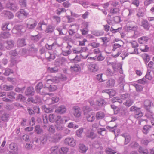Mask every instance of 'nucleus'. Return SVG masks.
I'll list each match as a JSON object with an SVG mask.
<instances>
[{
  "instance_id": "obj_1",
  "label": "nucleus",
  "mask_w": 154,
  "mask_h": 154,
  "mask_svg": "<svg viewBox=\"0 0 154 154\" xmlns=\"http://www.w3.org/2000/svg\"><path fill=\"white\" fill-rule=\"evenodd\" d=\"M26 26L27 28L30 29H34L37 23L36 21L32 19H29L26 20Z\"/></svg>"
},
{
  "instance_id": "obj_2",
  "label": "nucleus",
  "mask_w": 154,
  "mask_h": 154,
  "mask_svg": "<svg viewBox=\"0 0 154 154\" xmlns=\"http://www.w3.org/2000/svg\"><path fill=\"white\" fill-rule=\"evenodd\" d=\"M62 138V136L60 133H57L54 134L51 138V142L54 143L59 142Z\"/></svg>"
},
{
  "instance_id": "obj_3",
  "label": "nucleus",
  "mask_w": 154,
  "mask_h": 154,
  "mask_svg": "<svg viewBox=\"0 0 154 154\" xmlns=\"http://www.w3.org/2000/svg\"><path fill=\"white\" fill-rule=\"evenodd\" d=\"M6 7L10 10L15 11L19 9L18 5L15 3L9 2L7 3Z\"/></svg>"
},
{
  "instance_id": "obj_4",
  "label": "nucleus",
  "mask_w": 154,
  "mask_h": 154,
  "mask_svg": "<svg viewBox=\"0 0 154 154\" xmlns=\"http://www.w3.org/2000/svg\"><path fill=\"white\" fill-rule=\"evenodd\" d=\"M64 143L66 145L71 146H74L76 144L75 141L72 137L66 138L64 140Z\"/></svg>"
},
{
  "instance_id": "obj_5",
  "label": "nucleus",
  "mask_w": 154,
  "mask_h": 154,
  "mask_svg": "<svg viewBox=\"0 0 154 154\" xmlns=\"http://www.w3.org/2000/svg\"><path fill=\"white\" fill-rule=\"evenodd\" d=\"M14 42L12 40H7L4 43V46L7 49H10L12 48L14 45Z\"/></svg>"
},
{
  "instance_id": "obj_6",
  "label": "nucleus",
  "mask_w": 154,
  "mask_h": 154,
  "mask_svg": "<svg viewBox=\"0 0 154 154\" xmlns=\"http://www.w3.org/2000/svg\"><path fill=\"white\" fill-rule=\"evenodd\" d=\"M72 112L75 117H79L81 115V111L80 108L77 106H74L73 107Z\"/></svg>"
},
{
  "instance_id": "obj_7",
  "label": "nucleus",
  "mask_w": 154,
  "mask_h": 154,
  "mask_svg": "<svg viewBox=\"0 0 154 154\" xmlns=\"http://www.w3.org/2000/svg\"><path fill=\"white\" fill-rule=\"evenodd\" d=\"M88 69L91 72H96L98 70V66L97 64L90 63L88 66Z\"/></svg>"
},
{
  "instance_id": "obj_8",
  "label": "nucleus",
  "mask_w": 154,
  "mask_h": 154,
  "mask_svg": "<svg viewBox=\"0 0 154 154\" xmlns=\"http://www.w3.org/2000/svg\"><path fill=\"white\" fill-rule=\"evenodd\" d=\"M35 91L32 87H28L25 92V94L26 96H32L34 94Z\"/></svg>"
},
{
  "instance_id": "obj_9",
  "label": "nucleus",
  "mask_w": 154,
  "mask_h": 154,
  "mask_svg": "<svg viewBox=\"0 0 154 154\" xmlns=\"http://www.w3.org/2000/svg\"><path fill=\"white\" fill-rule=\"evenodd\" d=\"M66 110V109L64 105H61L59 106L55 111V112L57 113L63 114L65 113Z\"/></svg>"
},
{
  "instance_id": "obj_10",
  "label": "nucleus",
  "mask_w": 154,
  "mask_h": 154,
  "mask_svg": "<svg viewBox=\"0 0 154 154\" xmlns=\"http://www.w3.org/2000/svg\"><path fill=\"white\" fill-rule=\"evenodd\" d=\"M71 47L72 46L68 43L66 47V49H64L62 51L63 55L65 56H67L70 54L72 52V51L70 49Z\"/></svg>"
},
{
  "instance_id": "obj_11",
  "label": "nucleus",
  "mask_w": 154,
  "mask_h": 154,
  "mask_svg": "<svg viewBox=\"0 0 154 154\" xmlns=\"http://www.w3.org/2000/svg\"><path fill=\"white\" fill-rule=\"evenodd\" d=\"M68 120L69 119L66 117L61 118L60 116H57L56 123H59V124H63L66 123Z\"/></svg>"
},
{
  "instance_id": "obj_12",
  "label": "nucleus",
  "mask_w": 154,
  "mask_h": 154,
  "mask_svg": "<svg viewBox=\"0 0 154 154\" xmlns=\"http://www.w3.org/2000/svg\"><path fill=\"white\" fill-rule=\"evenodd\" d=\"M87 121L89 122H92L94 121L95 119L94 114L93 112L86 114L85 115Z\"/></svg>"
},
{
  "instance_id": "obj_13",
  "label": "nucleus",
  "mask_w": 154,
  "mask_h": 154,
  "mask_svg": "<svg viewBox=\"0 0 154 154\" xmlns=\"http://www.w3.org/2000/svg\"><path fill=\"white\" fill-rule=\"evenodd\" d=\"M103 94V95L104 96L105 99H108L111 97L112 95L111 94V92L110 90L105 89L102 91Z\"/></svg>"
},
{
  "instance_id": "obj_14",
  "label": "nucleus",
  "mask_w": 154,
  "mask_h": 154,
  "mask_svg": "<svg viewBox=\"0 0 154 154\" xmlns=\"http://www.w3.org/2000/svg\"><path fill=\"white\" fill-rule=\"evenodd\" d=\"M141 26L143 27L144 29L147 30L149 29L150 27L149 25L148 21L144 19L142 20Z\"/></svg>"
},
{
  "instance_id": "obj_15",
  "label": "nucleus",
  "mask_w": 154,
  "mask_h": 154,
  "mask_svg": "<svg viewBox=\"0 0 154 154\" xmlns=\"http://www.w3.org/2000/svg\"><path fill=\"white\" fill-rule=\"evenodd\" d=\"M121 136L125 138V145L128 144L131 140V137L130 135L127 133H124L121 135Z\"/></svg>"
},
{
  "instance_id": "obj_16",
  "label": "nucleus",
  "mask_w": 154,
  "mask_h": 154,
  "mask_svg": "<svg viewBox=\"0 0 154 154\" xmlns=\"http://www.w3.org/2000/svg\"><path fill=\"white\" fill-rule=\"evenodd\" d=\"M85 135L87 137L92 139H94L97 137V134L94 133L93 131H88Z\"/></svg>"
},
{
  "instance_id": "obj_17",
  "label": "nucleus",
  "mask_w": 154,
  "mask_h": 154,
  "mask_svg": "<svg viewBox=\"0 0 154 154\" xmlns=\"http://www.w3.org/2000/svg\"><path fill=\"white\" fill-rule=\"evenodd\" d=\"M48 90V85L45 84L44 87L42 88V90L40 91V92L39 93L43 95H49L51 94L48 93L47 91Z\"/></svg>"
},
{
  "instance_id": "obj_18",
  "label": "nucleus",
  "mask_w": 154,
  "mask_h": 154,
  "mask_svg": "<svg viewBox=\"0 0 154 154\" xmlns=\"http://www.w3.org/2000/svg\"><path fill=\"white\" fill-rule=\"evenodd\" d=\"M2 13L5 17H7L9 19L13 18L14 17L13 14L9 11H4Z\"/></svg>"
},
{
  "instance_id": "obj_19",
  "label": "nucleus",
  "mask_w": 154,
  "mask_h": 154,
  "mask_svg": "<svg viewBox=\"0 0 154 154\" xmlns=\"http://www.w3.org/2000/svg\"><path fill=\"white\" fill-rule=\"evenodd\" d=\"M105 116V114L101 111H99L96 113L95 117L97 120H99L103 119Z\"/></svg>"
},
{
  "instance_id": "obj_20",
  "label": "nucleus",
  "mask_w": 154,
  "mask_h": 154,
  "mask_svg": "<svg viewBox=\"0 0 154 154\" xmlns=\"http://www.w3.org/2000/svg\"><path fill=\"white\" fill-rule=\"evenodd\" d=\"M57 119V116L54 114H51L49 115V120L51 123L56 122Z\"/></svg>"
},
{
  "instance_id": "obj_21",
  "label": "nucleus",
  "mask_w": 154,
  "mask_h": 154,
  "mask_svg": "<svg viewBox=\"0 0 154 154\" xmlns=\"http://www.w3.org/2000/svg\"><path fill=\"white\" fill-rule=\"evenodd\" d=\"M135 114L134 116L135 118L141 117L143 116V113L140 110V108H138L135 112Z\"/></svg>"
},
{
  "instance_id": "obj_22",
  "label": "nucleus",
  "mask_w": 154,
  "mask_h": 154,
  "mask_svg": "<svg viewBox=\"0 0 154 154\" xmlns=\"http://www.w3.org/2000/svg\"><path fill=\"white\" fill-rule=\"evenodd\" d=\"M26 45L25 40L24 39H19L17 42V45L18 47H21Z\"/></svg>"
},
{
  "instance_id": "obj_23",
  "label": "nucleus",
  "mask_w": 154,
  "mask_h": 154,
  "mask_svg": "<svg viewBox=\"0 0 154 154\" xmlns=\"http://www.w3.org/2000/svg\"><path fill=\"white\" fill-rule=\"evenodd\" d=\"M15 93L13 91H10L7 93V96L12 101L15 99Z\"/></svg>"
},
{
  "instance_id": "obj_24",
  "label": "nucleus",
  "mask_w": 154,
  "mask_h": 154,
  "mask_svg": "<svg viewBox=\"0 0 154 154\" xmlns=\"http://www.w3.org/2000/svg\"><path fill=\"white\" fill-rule=\"evenodd\" d=\"M55 28L52 25H49L47 26L45 32L48 33H51L53 32Z\"/></svg>"
},
{
  "instance_id": "obj_25",
  "label": "nucleus",
  "mask_w": 154,
  "mask_h": 154,
  "mask_svg": "<svg viewBox=\"0 0 154 154\" xmlns=\"http://www.w3.org/2000/svg\"><path fill=\"white\" fill-rule=\"evenodd\" d=\"M118 82L120 85V88L121 90H123L122 89H123L124 86L125 84V81L124 80V77L123 76H120Z\"/></svg>"
},
{
  "instance_id": "obj_26",
  "label": "nucleus",
  "mask_w": 154,
  "mask_h": 154,
  "mask_svg": "<svg viewBox=\"0 0 154 154\" xmlns=\"http://www.w3.org/2000/svg\"><path fill=\"white\" fill-rule=\"evenodd\" d=\"M149 38L146 36H143L139 38L138 41L140 44H144L147 42L149 40Z\"/></svg>"
},
{
  "instance_id": "obj_27",
  "label": "nucleus",
  "mask_w": 154,
  "mask_h": 154,
  "mask_svg": "<svg viewBox=\"0 0 154 154\" xmlns=\"http://www.w3.org/2000/svg\"><path fill=\"white\" fill-rule=\"evenodd\" d=\"M70 69L72 72H77L80 70L79 66L77 64H74L73 66H71Z\"/></svg>"
},
{
  "instance_id": "obj_28",
  "label": "nucleus",
  "mask_w": 154,
  "mask_h": 154,
  "mask_svg": "<svg viewBox=\"0 0 154 154\" xmlns=\"http://www.w3.org/2000/svg\"><path fill=\"white\" fill-rule=\"evenodd\" d=\"M27 0H18L19 5L22 8H26L27 6Z\"/></svg>"
},
{
  "instance_id": "obj_29",
  "label": "nucleus",
  "mask_w": 154,
  "mask_h": 154,
  "mask_svg": "<svg viewBox=\"0 0 154 154\" xmlns=\"http://www.w3.org/2000/svg\"><path fill=\"white\" fill-rule=\"evenodd\" d=\"M80 152H85L88 149V148L84 144H80L79 145Z\"/></svg>"
},
{
  "instance_id": "obj_30",
  "label": "nucleus",
  "mask_w": 154,
  "mask_h": 154,
  "mask_svg": "<svg viewBox=\"0 0 154 154\" xmlns=\"http://www.w3.org/2000/svg\"><path fill=\"white\" fill-rule=\"evenodd\" d=\"M43 85L42 82L38 83L35 86V90L37 93H39L40 92L42 88Z\"/></svg>"
},
{
  "instance_id": "obj_31",
  "label": "nucleus",
  "mask_w": 154,
  "mask_h": 154,
  "mask_svg": "<svg viewBox=\"0 0 154 154\" xmlns=\"http://www.w3.org/2000/svg\"><path fill=\"white\" fill-rule=\"evenodd\" d=\"M10 149L17 151V146L16 143H12L9 146Z\"/></svg>"
},
{
  "instance_id": "obj_32",
  "label": "nucleus",
  "mask_w": 154,
  "mask_h": 154,
  "mask_svg": "<svg viewBox=\"0 0 154 154\" xmlns=\"http://www.w3.org/2000/svg\"><path fill=\"white\" fill-rule=\"evenodd\" d=\"M152 127L148 125H145L143 130V132L145 134H147L149 131L150 130Z\"/></svg>"
},
{
  "instance_id": "obj_33",
  "label": "nucleus",
  "mask_w": 154,
  "mask_h": 154,
  "mask_svg": "<svg viewBox=\"0 0 154 154\" xmlns=\"http://www.w3.org/2000/svg\"><path fill=\"white\" fill-rule=\"evenodd\" d=\"M29 50L30 52L35 53L37 51L38 49L33 44H32L29 46Z\"/></svg>"
},
{
  "instance_id": "obj_34",
  "label": "nucleus",
  "mask_w": 154,
  "mask_h": 154,
  "mask_svg": "<svg viewBox=\"0 0 154 154\" xmlns=\"http://www.w3.org/2000/svg\"><path fill=\"white\" fill-rule=\"evenodd\" d=\"M9 25V23L8 22L3 23L2 27V29L4 31L6 30H10L11 29L8 26Z\"/></svg>"
},
{
  "instance_id": "obj_35",
  "label": "nucleus",
  "mask_w": 154,
  "mask_h": 154,
  "mask_svg": "<svg viewBox=\"0 0 154 154\" xmlns=\"http://www.w3.org/2000/svg\"><path fill=\"white\" fill-rule=\"evenodd\" d=\"M57 43L56 42H54L51 45H49L48 44H46L45 45V46L47 49L50 50H51L53 48L55 47L57 45Z\"/></svg>"
},
{
  "instance_id": "obj_36",
  "label": "nucleus",
  "mask_w": 154,
  "mask_h": 154,
  "mask_svg": "<svg viewBox=\"0 0 154 154\" xmlns=\"http://www.w3.org/2000/svg\"><path fill=\"white\" fill-rule=\"evenodd\" d=\"M144 105L145 107H150L153 106V103L152 102L148 100H145L144 103Z\"/></svg>"
},
{
  "instance_id": "obj_37",
  "label": "nucleus",
  "mask_w": 154,
  "mask_h": 154,
  "mask_svg": "<svg viewBox=\"0 0 154 154\" xmlns=\"http://www.w3.org/2000/svg\"><path fill=\"white\" fill-rule=\"evenodd\" d=\"M42 108L44 110L45 112L47 113H51L53 112V109L50 108H47L45 105L42 106Z\"/></svg>"
},
{
  "instance_id": "obj_38",
  "label": "nucleus",
  "mask_w": 154,
  "mask_h": 154,
  "mask_svg": "<svg viewBox=\"0 0 154 154\" xmlns=\"http://www.w3.org/2000/svg\"><path fill=\"white\" fill-rule=\"evenodd\" d=\"M119 9L118 8H112L110 10V13L112 14H117L119 11Z\"/></svg>"
},
{
  "instance_id": "obj_39",
  "label": "nucleus",
  "mask_w": 154,
  "mask_h": 154,
  "mask_svg": "<svg viewBox=\"0 0 154 154\" xmlns=\"http://www.w3.org/2000/svg\"><path fill=\"white\" fill-rule=\"evenodd\" d=\"M47 139V137L46 135H42L41 137L40 140V144L43 145L46 143Z\"/></svg>"
},
{
  "instance_id": "obj_40",
  "label": "nucleus",
  "mask_w": 154,
  "mask_h": 154,
  "mask_svg": "<svg viewBox=\"0 0 154 154\" xmlns=\"http://www.w3.org/2000/svg\"><path fill=\"white\" fill-rule=\"evenodd\" d=\"M134 101L132 99H130L127 100L126 102L124 103V104L128 107L131 106L134 103Z\"/></svg>"
},
{
  "instance_id": "obj_41",
  "label": "nucleus",
  "mask_w": 154,
  "mask_h": 154,
  "mask_svg": "<svg viewBox=\"0 0 154 154\" xmlns=\"http://www.w3.org/2000/svg\"><path fill=\"white\" fill-rule=\"evenodd\" d=\"M68 151V149L66 147H62L60 150V154H66Z\"/></svg>"
},
{
  "instance_id": "obj_42",
  "label": "nucleus",
  "mask_w": 154,
  "mask_h": 154,
  "mask_svg": "<svg viewBox=\"0 0 154 154\" xmlns=\"http://www.w3.org/2000/svg\"><path fill=\"white\" fill-rule=\"evenodd\" d=\"M129 145L131 148L135 149L138 146L139 144L137 142L134 141L131 142Z\"/></svg>"
},
{
  "instance_id": "obj_43",
  "label": "nucleus",
  "mask_w": 154,
  "mask_h": 154,
  "mask_svg": "<svg viewBox=\"0 0 154 154\" xmlns=\"http://www.w3.org/2000/svg\"><path fill=\"white\" fill-rule=\"evenodd\" d=\"M3 89L6 91H11L13 89V86L12 85H5L3 86Z\"/></svg>"
},
{
  "instance_id": "obj_44",
  "label": "nucleus",
  "mask_w": 154,
  "mask_h": 154,
  "mask_svg": "<svg viewBox=\"0 0 154 154\" xmlns=\"http://www.w3.org/2000/svg\"><path fill=\"white\" fill-rule=\"evenodd\" d=\"M35 131L38 134H40L43 132L41 128L39 125H37L35 126Z\"/></svg>"
},
{
  "instance_id": "obj_45",
  "label": "nucleus",
  "mask_w": 154,
  "mask_h": 154,
  "mask_svg": "<svg viewBox=\"0 0 154 154\" xmlns=\"http://www.w3.org/2000/svg\"><path fill=\"white\" fill-rule=\"evenodd\" d=\"M58 148V147L57 146H55L51 147L50 149L51 153L52 154H57Z\"/></svg>"
},
{
  "instance_id": "obj_46",
  "label": "nucleus",
  "mask_w": 154,
  "mask_h": 154,
  "mask_svg": "<svg viewBox=\"0 0 154 154\" xmlns=\"http://www.w3.org/2000/svg\"><path fill=\"white\" fill-rule=\"evenodd\" d=\"M9 117V115L8 114L4 113L2 115L1 118L2 121H6L8 120Z\"/></svg>"
},
{
  "instance_id": "obj_47",
  "label": "nucleus",
  "mask_w": 154,
  "mask_h": 154,
  "mask_svg": "<svg viewBox=\"0 0 154 154\" xmlns=\"http://www.w3.org/2000/svg\"><path fill=\"white\" fill-rule=\"evenodd\" d=\"M83 110L85 115L88 114L87 113L88 112L91 111L92 109L89 106H85L83 107Z\"/></svg>"
},
{
  "instance_id": "obj_48",
  "label": "nucleus",
  "mask_w": 154,
  "mask_h": 154,
  "mask_svg": "<svg viewBox=\"0 0 154 154\" xmlns=\"http://www.w3.org/2000/svg\"><path fill=\"white\" fill-rule=\"evenodd\" d=\"M68 127L69 128L76 129L79 127V126L73 122H70L68 124Z\"/></svg>"
},
{
  "instance_id": "obj_49",
  "label": "nucleus",
  "mask_w": 154,
  "mask_h": 154,
  "mask_svg": "<svg viewBox=\"0 0 154 154\" xmlns=\"http://www.w3.org/2000/svg\"><path fill=\"white\" fill-rule=\"evenodd\" d=\"M25 88L26 87L25 86L21 88L17 87L15 89V91L17 92L23 93Z\"/></svg>"
},
{
  "instance_id": "obj_50",
  "label": "nucleus",
  "mask_w": 154,
  "mask_h": 154,
  "mask_svg": "<svg viewBox=\"0 0 154 154\" xmlns=\"http://www.w3.org/2000/svg\"><path fill=\"white\" fill-rule=\"evenodd\" d=\"M138 152L140 153H143V154H148L147 150L144 149L142 147L140 146L138 150Z\"/></svg>"
},
{
  "instance_id": "obj_51",
  "label": "nucleus",
  "mask_w": 154,
  "mask_h": 154,
  "mask_svg": "<svg viewBox=\"0 0 154 154\" xmlns=\"http://www.w3.org/2000/svg\"><path fill=\"white\" fill-rule=\"evenodd\" d=\"M48 91H53L56 90L57 88L56 86L51 85H50L49 86H48Z\"/></svg>"
},
{
  "instance_id": "obj_52",
  "label": "nucleus",
  "mask_w": 154,
  "mask_h": 154,
  "mask_svg": "<svg viewBox=\"0 0 154 154\" xmlns=\"http://www.w3.org/2000/svg\"><path fill=\"white\" fill-rule=\"evenodd\" d=\"M1 36L3 38H9L10 36V34L9 32H5L2 33Z\"/></svg>"
},
{
  "instance_id": "obj_53",
  "label": "nucleus",
  "mask_w": 154,
  "mask_h": 154,
  "mask_svg": "<svg viewBox=\"0 0 154 154\" xmlns=\"http://www.w3.org/2000/svg\"><path fill=\"white\" fill-rule=\"evenodd\" d=\"M48 70L51 73H56L58 71V69L57 67H55L54 68L49 67Z\"/></svg>"
},
{
  "instance_id": "obj_54",
  "label": "nucleus",
  "mask_w": 154,
  "mask_h": 154,
  "mask_svg": "<svg viewBox=\"0 0 154 154\" xmlns=\"http://www.w3.org/2000/svg\"><path fill=\"white\" fill-rule=\"evenodd\" d=\"M96 104L99 106H100L105 105L106 104V103L104 101V100H99L97 101Z\"/></svg>"
},
{
  "instance_id": "obj_55",
  "label": "nucleus",
  "mask_w": 154,
  "mask_h": 154,
  "mask_svg": "<svg viewBox=\"0 0 154 154\" xmlns=\"http://www.w3.org/2000/svg\"><path fill=\"white\" fill-rule=\"evenodd\" d=\"M45 80L48 81V82L51 80L52 82H56V79L55 77H52L50 75H48L45 78Z\"/></svg>"
},
{
  "instance_id": "obj_56",
  "label": "nucleus",
  "mask_w": 154,
  "mask_h": 154,
  "mask_svg": "<svg viewBox=\"0 0 154 154\" xmlns=\"http://www.w3.org/2000/svg\"><path fill=\"white\" fill-rule=\"evenodd\" d=\"M40 38V35L39 34H38L35 36H32L31 39L35 42H37L39 40Z\"/></svg>"
},
{
  "instance_id": "obj_57",
  "label": "nucleus",
  "mask_w": 154,
  "mask_h": 154,
  "mask_svg": "<svg viewBox=\"0 0 154 154\" xmlns=\"http://www.w3.org/2000/svg\"><path fill=\"white\" fill-rule=\"evenodd\" d=\"M142 57L146 63H147L150 60V57L149 56L146 54H143Z\"/></svg>"
},
{
  "instance_id": "obj_58",
  "label": "nucleus",
  "mask_w": 154,
  "mask_h": 154,
  "mask_svg": "<svg viewBox=\"0 0 154 154\" xmlns=\"http://www.w3.org/2000/svg\"><path fill=\"white\" fill-rule=\"evenodd\" d=\"M13 73L12 71L10 69L6 68L5 69V72L3 74L5 75L8 76L10 73Z\"/></svg>"
},
{
  "instance_id": "obj_59",
  "label": "nucleus",
  "mask_w": 154,
  "mask_h": 154,
  "mask_svg": "<svg viewBox=\"0 0 154 154\" xmlns=\"http://www.w3.org/2000/svg\"><path fill=\"white\" fill-rule=\"evenodd\" d=\"M56 129L59 131L62 130H63L64 128V125H61L58 123H56Z\"/></svg>"
},
{
  "instance_id": "obj_60",
  "label": "nucleus",
  "mask_w": 154,
  "mask_h": 154,
  "mask_svg": "<svg viewBox=\"0 0 154 154\" xmlns=\"http://www.w3.org/2000/svg\"><path fill=\"white\" fill-rule=\"evenodd\" d=\"M48 130L51 133H54L55 132V129L52 125H50L48 126Z\"/></svg>"
},
{
  "instance_id": "obj_61",
  "label": "nucleus",
  "mask_w": 154,
  "mask_h": 154,
  "mask_svg": "<svg viewBox=\"0 0 154 154\" xmlns=\"http://www.w3.org/2000/svg\"><path fill=\"white\" fill-rule=\"evenodd\" d=\"M19 50L18 49H16L15 50H11L9 52V54L13 56H16L17 54V52Z\"/></svg>"
},
{
  "instance_id": "obj_62",
  "label": "nucleus",
  "mask_w": 154,
  "mask_h": 154,
  "mask_svg": "<svg viewBox=\"0 0 154 154\" xmlns=\"http://www.w3.org/2000/svg\"><path fill=\"white\" fill-rule=\"evenodd\" d=\"M83 131V129L81 128L76 131V134L79 137H81Z\"/></svg>"
},
{
  "instance_id": "obj_63",
  "label": "nucleus",
  "mask_w": 154,
  "mask_h": 154,
  "mask_svg": "<svg viewBox=\"0 0 154 154\" xmlns=\"http://www.w3.org/2000/svg\"><path fill=\"white\" fill-rule=\"evenodd\" d=\"M127 27L129 29L131 30L134 31L137 30L138 28L137 26H134L131 24L128 26Z\"/></svg>"
},
{
  "instance_id": "obj_64",
  "label": "nucleus",
  "mask_w": 154,
  "mask_h": 154,
  "mask_svg": "<svg viewBox=\"0 0 154 154\" xmlns=\"http://www.w3.org/2000/svg\"><path fill=\"white\" fill-rule=\"evenodd\" d=\"M21 13L20 11H19L15 15L19 19L23 20L24 19V17Z\"/></svg>"
}]
</instances>
